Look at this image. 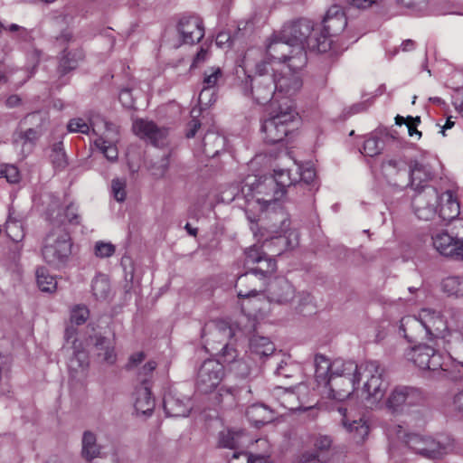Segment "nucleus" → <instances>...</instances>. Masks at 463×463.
I'll return each instance as SVG.
<instances>
[{
	"mask_svg": "<svg viewBox=\"0 0 463 463\" xmlns=\"http://www.w3.org/2000/svg\"><path fill=\"white\" fill-rule=\"evenodd\" d=\"M232 364V370L241 378H250L252 374L256 375L259 372L257 367H250L248 362L244 360H234Z\"/></svg>",
	"mask_w": 463,
	"mask_h": 463,
	"instance_id": "603ef678",
	"label": "nucleus"
},
{
	"mask_svg": "<svg viewBox=\"0 0 463 463\" xmlns=\"http://www.w3.org/2000/svg\"><path fill=\"white\" fill-rule=\"evenodd\" d=\"M265 284L263 278L251 269L238 277L235 289L243 313L251 316L254 311L260 309L258 303L265 290Z\"/></svg>",
	"mask_w": 463,
	"mask_h": 463,
	"instance_id": "6e6552de",
	"label": "nucleus"
},
{
	"mask_svg": "<svg viewBox=\"0 0 463 463\" xmlns=\"http://www.w3.org/2000/svg\"><path fill=\"white\" fill-rule=\"evenodd\" d=\"M100 449L96 435L90 430L84 431L81 439L82 458L90 461L100 454Z\"/></svg>",
	"mask_w": 463,
	"mask_h": 463,
	"instance_id": "58836bf2",
	"label": "nucleus"
},
{
	"mask_svg": "<svg viewBox=\"0 0 463 463\" xmlns=\"http://www.w3.org/2000/svg\"><path fill=\"white\" fill-rule=\"evenodd\" d=\"M83 58L84 53L80 49H76L70 52L67 50L63 51L59 61V71L61 74L68 73L69 71L74 70L78 66L79 62L83 60Z\"/></svg>",
	"mask_w": 463,
	"mask_h": 463,
	"instance_id": "ea45409f",
	"label": "nucleus"
},
{
	"mask_svg": "<svg viewBox=\"0 0 463 463\" xmlns=\"http://www.w3.org/2000/svg\"><path fill=\"white\" fill-rule=\"evenodd\" d=\"M246 417L256 427H260L273 420V411L264 404L255 403L248 407Z\"/></svg>",
	"mask_w": 463,
	"mask_h": 463,
	"instance_id": "72a5a7b5",
	"label": "nucleus"
},
{
	"mask_svg": "<svg viewBox=\"0 0 463 463\" xmlns=\"http://www.w3.org/2000/svg\"><path fill=\"white\" fill-rule=\"evenodd\" d=\"M39 132L34 128H28L25 131H20L15 134L14 143L16 145L22 144L23 146L27 143H33L39 137Z\"/></svg>",
	"mask_w": 463,
	"mask_h": 463,
	"instance_id": "bf43d9fd",
	"label": "nucleus"
},
{
	"mask_svg": "<svg viewBox=\"0 0 463 463\" xmlns=\"http://www.w3.org/2000/svg\"><path fill=\"white\" fill-rule=\"evenodd\" d=\"M164 410L169 417H186L192 403L189 398L169 392L164 397Z\"/></svg>",
	"mask_w": 463,
	"mask_h": 463,
	"instance_id": "393cba45",
	"label": "nucleus"
},
{
	"mask_svg": "<svg viewBox=\"0 0 463 463\" xmlns=\"http://www.w3.org/2000/svg\"><path fill=\"white\" fill-rule=\"evenodd\" d=\"M90 316L89 309L83 305L75 306L71 311V322L80 326L84 324Z\"/></svg>",
	"mask_w": 463,
	"mask_h": 463,
	"instance_id": "13d9d810",
	"label": "nucleus"
},
{
	"mask_svg": "<svg viewBox=\"0 0 463 463\" xmlns=\"http://www.w3.org/2000/svg\"><path fill=\"white\" fill-rule=\"evenodd\" d=\"M47 216L53 226L65 223L79 225L81 222L78 206L72 203L65 208H60L58 201H53L47 210Z\"/></svg>",
	"mask_w": 463,
	"mask_h": 463,
	"instance_id": "4be33fe9",
	"label": "nucleus"
},
{
	"mask_svg": "<svg viewBox=\"0 0 463 463\" xmlns=\"http://www.w3.org/2000/svg\"><path fill=\"white\" fill-rule=\"evenodd\" d=\"M95 349L97 355L109 364H113L117 360L114 338L102 335L95 336Z\"/></svg>",
	"mask_w": 463,
	"mask_h": 463,
	"instance_id": "473e14b6",
	"label": "nucleus"
},
{
	"mask_svg": "<svg viewBox=\"0 0 463 463\" xmlns=\"http://www.w3.org/2000/svg\"><path fill=\"white\" fill-rule=\"evenodd\" d=\"M50 160L54 168L64 169L68 164L61 141L54 143L51 148Z\"/></svg>",
	"mask_w": 463,
	"mask_h": 463,
	"instance_id": "49530a36",
	"label": "nucleus"
},
{
	"mask_svg": "<svg viewBox=\"0 0 463 463\" xmlns=\"http://www.w3.org/2000/svg\"><path fill=\"white\" fill-rule=\"evenodd\" d=\"M441 288L449 296H462L463 279L458 276L448 277L442 280Z\"/></svg>",
	"mask_w": 463,
	"mask_h": 463,
	"instance_id": "a18cd8bd",
	"label": "nucleus"
},
{
	"mask_svg": "<svg viewBox=\"0 0 463 463\" xmlns=\"http://www.w3.org/2000/svg\"><path fill=\"white\" fill-rule=\"evenodd\" d=\"M360 382L364 381L362 392L370 408L383 405L389 383L383 378V369L377 361H366L359 367Z\"/></svg>",
	"mask_w": 463,
	"mask_h": 463,
	"instance_id": "0eeeda50",
	"label": "nucleus"
},
{
	"mask_svg": "<svg viewBox=\"0 0 463 463\" xmlns=\"http://www.w3.org/2000/svg\"><path fill=\"white\" fill-rule=\"evenodd\" d=\"M7 236L15 242L21 241L24 237L23 225L20 222L9 218L5 222Z\"/></svg>",
	"mask_w": 463,
	"mask_h": 463,
	"instance_id": "3c124183",
	"label": "nucleus"
},
{
	"mask_svg": "<svg viewBox=\"0 0 463 463\" xmlns=\"http://www.w3.org/2000/svg\"><path fill=\"white\" fill-rule=\"evenodd\" d=\"M424 402L425 395L420 389L399 385L391 391L386 400L383 402V405L378 408H383L395 414L407 411L411 407L422 406Z\"/></svg>",
	"mask_w": 463,
	"mask_h": 463,
	"instance_id": "f8f14e48",
	"label": "nucleus"
},
{
	"mask_svg": "<svg viewBox=\"0 0 463 463\" xmlns=\"http://www.w3.org/2000/svg\"><path fill=\"white\" fill-rule=\"evenodd\" d=\"M347 25V20L341 6L332 5L326 12L320 25L316 27L317 37L311 40L310 45L318 52H326L330 50L332 37L342 33Z\"/></svg>",
	"mask_w": 463,
	"mask_h": 463,
	"instance_id": "1a4fd4ad",
	"label": "nucleus"
},
{
	"mask_svg": "<svg viewBox=\"0 0 463 463\" xmlns=\"http://www.w3.org/2000/svg\"><path fill=\"white\" fill-rule=\"evenodd\" d=\"M250 350L251 354L261 358L272 354L275 345L268 337L253 335L250 340Z\"/></svg>",
	"mask_w": 463,
	"mask_h": 463,
	"instance_id": "4c0bfd02",
	"label": "nucleus"
},
{
	"mask_svg": "<svg viewBox=\"0 0 463 463\" xmlns=\"http://www.w3.org/2000/svg\"><path fill=\"white\" fill-rule=\"evenodd\" d=\"M223 77L222 71L219 67H212L206 70L203 73V90L200 93L199 99H202L207 90L217 86L219 80Z\"/></svg>",
	"mask_w": 463,
	"mask_h": 463,
	"instance_id": "c03bdc74",
	"label": "nucleus"
},
{
	"mask_svg": "<svg viewBox=\"0 0 463 463\" xmlns=\"http://www.w3.org/2000/svg\"><path fill=\"white\" fill-rule=\"evenodd\" d=\"M423 332L436 346L444 347L449 353H463V335L459 332H447V325L439 312L423 308L420 312Z\"/></svg>",
	"mask_w": 463,
	"mask_h": 463,
	"instance_id": "7ed1b4c3",
	"label": "nucleus"
},
{
	"mask_svg": "<svg viewBox=\"0 0 463 463\" xmlns=\"http://www.w3.org/2000/svg\"><path fill=\"white\" fill-rule=\"evenodd\" d=\"M399 333L408 340L412 342L423 333L420 315L419 317L406 316L400 320Z\"/></svg>",
	"mask_w": 463,
	"mask_h": 463,
	"instance_id": "c756f323",
	"label": "nucleus"
},
{
	"mask_svg": "<svg viewBox=\"0 0 463 463\" xmlns=\"http://www.w3.org/2000/svg\"><path fill=\"white\" fill-rule=\"evenodd\" d=\"M116 247L110 242L97 241L94 246V254L99 258H109L115 253Z\"/></svg>",
	"mask_w": 463,
	"mask_h": 463,
	"instance_id": "680f3d73",
	"label": "nucleus"
},
{
	"mask_svg": "<svg viewBox=\"0 0 463 463\" xmlns=\"http://www.w3.org/2000/svg\"><path fill=\"white\" fill-rule=\"evenodd\" d=\"M277 94L273 74L269 73L266 63L258 64L256 75L251 79V95L254 100L261 105L270 101V107L273 109L275 104H283Z\"/></svg>",
	"mask_w": 463,
	"mask_h": 463,
	"instance_id": "ddd939ff",
	"label": "nucleus"
},
{
	"mask_svg": "<svg viewBox=\"0 0 463 463\" xmlns=\"http://www.w3.org/2000/svg\"><path fill=\"white\" fill-rule=\"evenodd\" d=\"M224 376V365L222 363L207 359L199 367L196 378V389L202 393H209L214 391L221 383Z\"/></svg>",
	"mask_w": 463,
	"mask_h": 463,
	"instance_id": "f3484780",
	"label": "nucleus"
},
{
	"mask_svg": "<svg viewBox=\"0 0 463 463\" xmlns=\"http://www.w3.org/2000/svg\"><path fill=\"white\" fill-rule=\"evenodd\" d=\"M126 181L124 179L114 178L111 182V192L118 202H124L126 199Z\"/></svg>",
	"mask_w": 463,
	"mask_h": 463,
	"instance_id": "052dcab7",
	"label": "nucleus"
},
{
	"mask_svg": "<svg viewBox=\"0 0 463 463\" xmlns=\"http://www.w3.org/2000/svg\"><path fill=\"white\" fill-rule=\"evenodd\" d=\"M225 143L224 137L217 132L208 131L203 139V153L209 157H213L224 149Z\"/></svg>",
	"mask_w": 463,
	"mask_h": 463,
	"instance_id": "e433bc0d",
	"label": "nucleus"
},
{
	"mask_svg": "<svg viewBox=\"0 0 463 463\" xmlns=\"http://www.w3.org/2000/svg\"><path fill=\"white\" fill-rule=\"evenodd\" d=\"M295 176L298 178V184L302 183L306 184H311L316 178V171L313 167H306L303 168L301 166L297 165L294 169Z\"/></svg>",
	"mask_w": 463,
	"mask_h": 463,
	"instance_id": "6e6d98bb",
	"label": "nucleus"
},
{
	"mask_svg": "<svg viewBox=\"0 0 463 463\" xmlns=\"http://www.w3.org/2000/svg\"><path fill=\"white\" fill-rule=\"evenodd\" d=\"M339 414L342 416L341 422L347 431L353 434L356 442L365 439L369 433V426L363 419L350 420L347 415V410L345 407H338Z\"/></svg>",
	"mask_w": 463,
	"mask_h": 463,
	"instance_id": "bb28decb",
	"label": "nucleus"
},
{
	"mask_svg": "<svg viewBox=\"0 0 463 463\" xmlns=\"http://www.w3.org/2000/svg\"><path fill=\"white\" fill-rule=\"evenodd\" d=\"M399 428L402 429V427ZM398 437L415 453L428 458H438L441 455L444 449L439 441L429 436H422L418 433H406L404 430H400Z\"/></svg>",
	"mask_w": 463,
	"mask_h": 463,
	"instance_id": "a211bd4d",
	"label": "nucleus"
},
{
	"mask_svg": "<svg viewBox=\"0 0 463 463\" xmlns=\"http://www.w3.org/2000/svg\"><path fill=\"white\" fill-rule=\"evenodd\" d=\"M311 442L314 450L328 463L335 453L332 438L328 435L315 434L311 438Z\"/></svg>",
	"mask_w": 463,
	"mask_h": 463,
	"instance_id": "c9c22d12",
	"label": "nucleus"
},
{
	"mask_svg": "<svg viewBox=\"0 0 463 463\" xmlns=\"http://www.w3.org/2000/svg\"><path fill=\"white\" fill-rule=\"evenodd\" d=\"M302 70L292 66H283L279 74L272 73L275 78V89L281 102L290 100L301 90L303 85Z\"/></svg>",
	"mask_w": 463,
	"mask_h": 463,
	"instance_id": "4468645a",
	"label": "nucleus"
},
{
	"mask_svg": "<svg viewBox=\"0 0 463 463\" xmlns=\"http://www.w3.org/2000/svg\"><path fill=\"white\" fill-rule=\"evenodd\" d=\"M133 130L141 139H145L155 146H163L167 143L168 129L157 126L146 119H137L133 124Z\"/></svg>",
	"mask_w": 463,
	"mask_h": 463,
	"instance_id": "aec40b11",
	"label": "nucleus"
},
{
	"mask_svg": "<svg viewBox=\"0 0 463 463\" xmlns=\"http://www.w3.org/2000/svg\"><path fill=\"white\" fill-rule=\"evenodd\" d=\"M299 463H327L315 450L304 452L299 459Z\"/></svg>",
	"mask_w": 463,
	"mask_h": 463,
	"instance_id": "69168bd1",
	"label": "nucleus"
},
{
	"mask_svg": "<svg viewBox=\"0 0 463 463\" xmlns=\"http://www.w3.org/2000/svg\"><path fill=\"white\" fill-rule=\"evenodd\" d=\"M69 132L89 135L91 133L97 136L94 140L96 147L111 163L118 158L117 144L119 141L118 127L107 121L99 115L90 117L89 122L81 118H71L67 125Z\"/></svg>",
	"mask_w": 463,
	"mask_h": 463,
	"instance_id": "f03ea898",
	"label": "nucleus"
},
{
	"mask_svg": "<svg viewBox=\"0 0 463 463\" xmlns=\"http://www.w3.org/2000/svg\"><path fill=\"white\" fill-rule=\"evenodd\" d=\"M431 343L432 345L420 344L410 348L406 351L405 357L421 370L442 369V357L439 354L441 347L436 346L435 342Z\"/></svg>",
	"mask_w": 463,
	"mask_h": 463,
	"instance_id": "2eb2a0df",
	"label": "nucleus"
},
{
	"mask_svg": "<svg viewBox=\"0 0 463 463\" xmlns=\"http://www.w3.org/2000/svg\"><path fill=\"white\" fill-rule=\"evenodd\" d=\"M95 349L97 355L109 364H113L117 360L114 338L102 335L95 336Z\"/></svg>",
	"mask_w": 463,
	"mask_h": 463,
	"instance_id": "2f4dec72",
	"label": "nucleus"
},
{
	"mask_svg": "<svg viewBox=\"0 0 463 463\" xmlns=\"http://www.w3.org/2000/svg\"><path fill=\"white\" fill-rule=\"evenodd\" d=\"M280 31L283 38L290 41L293 46L297 47V55L292 57L293 65L304 68L307 62L306 49L315 51L310 43L311 40H315L318 35L313 23L302 18L285 24Z\"/></svg>",
	"mask_w": 463,
	"mask_h": 463,
	"instance_id": "39448f33",
	"label": "nucleus"
},
{
	"mask_svg": "<svg viewBox=\"0 0 463 463\" xmlns=\"http://www.w3.org/2000/svg\"><path fill=\"white\" fill-rule=\"evenodd\" d=\"M92 291L98 299H106L110 292L109 281L104 275H99L92 280Z\"/></svg>",
	"mask_w": 463,
	"mask_h": 463,
	"instance_id": "de8ad7c7",
	"label": "nucleus"
},
{
	"mask_svg": "<svg viewBox=\"0 0 463 463\" xmlns=\"http://www.w3.org/2000/svg\"><path fill=\"white\" fill-rule=\"evenodd\" d=\"M383 149V142L376 137H371L367 138L364 143V154L368 156H377Z\"/></svg>",
	"mask_w": 463,
	"mask_h": 463,
	"instance_id": "5fc2aeb1",
	"label": "nucleus"
},
{
	"mask_svg": "<svg viewBox=\"0 0 463 463\" xmlns=\"http://www.w3.org/2000/svg\"><path fill=\"white\" fill-rule=\"evenodd\" d=\"M36 281L40 290L43 292L52 293L57 288L56 279L44 267L37 269Z\"/></svg>",
	"mask_w": 463,
	"mask_h": 463,
	"instance_id": "79ce46f5",
	"label": "nucleus"
},
{
	"mask_svg": "<svg viewBox=\"0 0 463 463\" xmlns=\"http://www.w3.org/2000/svg\"><path fill=\"white\" fill-rule=\"evenodd\" d=\"M247 440L245 432L241 430H225L219 433L218 446L230 449L232 451L242 448Z\"/></svg>",
	"mask_w": 463,
	"mask_h": 463,
	"instance_id": "c85d7f7f",
	"label": "nucleus"
},
{
	"mask_svg": "<svg viewBox=\"0 0 463 463\" xmlns=\"http://www.w3.org/2000/svg\"><path fill=\"white\" fill-rule=\"evenodd\" d=\"M298 113L290 100L283 104L273 105L269 117L262 122L261 130L267 143L276 144L283 141L294 129Z\"/></svg>",
	"mask_w": 463,
	"mask_h": 463,
	"instance_id": "20e7f679",
	"label": "nucleus"
},
{
	"mask_svg": "<svg viewBox=\"0 0 463 463\" xmlns=\"http://www.w3.org/2000/svg\"><path fill=\"white\" fill-rule=\"evenodd\" d=\"M408 166L409 165L403 157L390 158L382 163L383 172L396 185H400L398 183L400 176H407Z\"/></svg>",
	"mask_w": 463,
	"mask_h": 463,
	"instance_id": "cd10ccee",
	"label": "nucleus"
},
{
	"mask_svg": "<svg viewBox=\"0 0 463 463\" xmlns=\"http://www.w3.org/2000/svg\"><path fill=\"white\" fill-rule=\"evenodd\" d=\"M88 366L89 358L86 352L74 348L73 355L68 362V367L72 377L76 378L79 375H84Z\"/></svg>",
	"mask_w": 463,
	"mask_h": 463,
	"instance_id": "a19ab883",
	"label": "nucleus"
},
{
	"mask_svg": "<svg viewBox=\"0 0 463 463\" xmlns=\"http://www.w3.org/2000/svg\"><path fill=\"white\" fill-rule=\"evenodd\" d=\"M439 216L450 221L459 214V204L450 191H446L439 196Z\"/></svg>",
	"mask_w": 463,
	"mask_h": 463,
	"instance_id": "f704fd0d",
	"label": "nucleus"
},
{
	"mask_svg": "<svg viewBox=\"0 0 463 463\" xmlns=\"http://www.w3.org/2000/svg\"><path fill=\"white\" fill-rule=\"evenodd\" d=\"M431 241L439 254L463 259V239L453 237L446 231H439L431 235Z\"/></svg>",
	"mask_w": 463,
	"mask_h": 463,
	"instance_id": "412c9836",
	"label": "nucleus"
},
{
	"mask_svg": "<svg viewBox=\"0 0 463 463\" xmlns=\"http://www.w3.org/2000/svg\"><path fill=\"white\" fill-rule=\"evenodd\" d=\"M314 364L317 387L323 388L328 398L344 401L360 383V365L352 360L337 358L331 362L325 355L317 354Z\"/></svg>",
	"mask_w": 463,
	"mask_h": 463,
	"instance_id": "f257e3e1",
	"label": "nucleus"
},
{
	"mask_svg": "<svg viewBox=\"0 0 463 463\" xmlns=\"http://www.w3.org/2000/svg\"><path fill=\"white\" fill-rule=\"evenodd\" d=\"M232 336L233 329L225 321H211L205 324L202 330V338L204 339L205 347L212 351H218L214 344L222 345L221 355L222 362L226 364L232 363L237 356V351L227 343Z\"/></svg>",
	"mask_w": 463,
	"mask_h": 463,
	"instance_id": "9d476101",
	"label": "nucleus"
},
{
	"mask_svg": "<svg viewBox=\"0 0 463 463\" xmlns=\"http://www.w3.org/2000/svg\"><path fill=\"white\" fill-rule=\"evenodd\" d=\"M156 368V363L155 361H149L144 364L139 372V377L142 384L147 385V377L151 375L153 371Z\"/></svg>",
	"mask_w": 463,
	"mask_h": 463,
	"instance_id": "338daca9",
	"label": "nucleus"
},
{
	"mask_svg": "<svg viewBox=\"0 0 463 463\" xmlns=\"http://www.w3.org/2000/svg\"><path fill=\"white\" fill-rule=\"evenodd\" d=\"M265 252L261 251L259 247L253 246L245 251L246 265L259 264Z\"/></svg>",
	"mask_w": 463,
	"mask_h": 463,
	"instance_id": "e2e57ef3",
	"label": "nucleus"
},
{
	"mask_svg": "<svg viewBox=\"0 0 463 463\" xmlns=\"http://www.w3.org/2000/svg\"><path fill=\"white\" fill-rule=\"evenodd\" d=\"M245 186L252 193V198L262 212L281 210L279 201L284 197V191L276 188V180L271 176H263L246 182Z\"/></svg>",
	"mask_w": 463,
	"mask_h": 463,
	"instance_id": "9b49d317",
	"label": "nucleus"
},
{
	"mask_svg": "<svg viewBox=\"0 0 463 463\" xmlns=\"http://www.w3.org/2000/svg\"><path fill=\"white\" fill-rule=\"evenodd\" d=\"M72 240L64 227H53L45 236L42 255L44 261L55 269L67 265L71 255Z\"/></svg>",
	"mask_w": 463,
	"mask_h": 463,
	"instance_id": "423d86ee",
	"label": "nucleus"
},
{
	"mask_svg": "<svg viewBox=\"0 0 463 463\" xmlns=\"http://www.w3.org/2000/svg\"><path fill=\"white\" fill-rule=\"evenodd\" d=\"M453 408L463 416V391L458 392L453 398Z\"/></svg>",
	"mask_w": 463,
	"mask_h": 463,
	"instance_id": "774afa93",
	"label": "nucleus"
},
{
	"mask_svg": "<svg viewBox=\"0 0 463 463\" xmlns=\"http://www.w3.org/2000/svg\"><path fill=\"white\" fill-rule=\"evenodd\" d=\"M267 298L270 302L286 304L295 298L293 285L285 278H276L271 280L266 289Z\"/></svg>",
	"mask_w": 463,
	"mask_h": 463,
	"instance_id": "b1692460",
	"label": "nucleus"
},
{
	"mask_svg": "<svg viewBox=\"0 0 463 463\" xmlns=\"http://www.w3.org/2000/svg\"><path fill=\"white\" fill-rule=\"evenodd\" d=\"M276 180V188L282 189L284 194H286V188L291 185H295L298 183V178L293 173V169H275L274 175L271 176Z\"/></svg>",
	"mask_w": 463,
	"mask_h": 463,
	"instance_id": "37998d69",
	"label": "nucleus"
},
{
	"mask_svg": "<svg viewBox=\"0 0 463 463\" xmlns=\"http://www.w3.org/2000/svg\"><path fill=\"white\" fill-rule=\"evenodd\" d=\"M228 458V463H270L265 457H253L241 449L232 451V457Z\"/></svg>",
	"mask_w": 463,
	"mask_h": 463,
	"instance_id": "09e8293b",
	"label": "nucleus"
},
{
	"mask_svg": "<svg viewBox=\"0 0 463 463\" xmlns=\"http://www.w3.org/2000/svg\"><path fill=\"white\" fill-rule=\"evenodd\" d=\"M439 194L433 186H422L415 190L411 206L418 219L423 221L431 220L438 212Z\"/></svg>",
	"mask_w": 463,
	"mask_h": 463,
	"instance_id": "dca6fc26",
	"label": "nucleus"
},
{
	"mask_svg": "<svg viewBox=\"0 0 463 463\" xmlns=\"http://www.w3.org/2000/svg\"><path fill=\"white\" fill-rule=\"evenodd\" d=\"M0 174L4 175L7 182L16 184L20 180L18 168L13 165H5L2 167Z\"/></svg>",
	"mask_w": 463,
	"mask_h": 463,
	"instance_id": "0e129e2a",
	"label": "nucleus"
},
{
	"mask_svg": "<svg viewBox=\"0 0 463 463\" xmlns=\"http://www.w3.org/2000/svg\"><path fill=\"white\" fill-rule=\"evenodd\" d=\"M168 165L169 154H164L159 160L152 163L151 173L156 178L163 177L168 169Z\"/></svg>",
	"mask_w": 463,
	"mask_h": 463,
	"instance_id": "4d7b16f0",
	"label": "nucleus"
},
{
	"mask_svg": "<svg viewBox=\"0 0 463 463\" xmlns=\"http://www.w3.org/2000/svg\"><path fill=\"white\" fill-rule=\"evenodd\" d=\"M276 268V261L265 253L258 266L256 268H252L251 269L255 271L260 277L263 278V279L266 281V277L269 274L274 272Z\"/></svg>",
	"mask_w": 463,
	"mask_h": 463,
	"instance_id": "8fccbe9b",
	"label": "nucleus"
},
{
	"mask_svg": "<svg viewBox=\"0 0 463 463\" xmlns=\"http://www.w3.org/2000/svg\"><path fill=\"white\" fill-rule=\"evenodd\" d=\"M178 32L184 43H198L204 35L203 21L195 15L182 17L178 24Z\"/></svg>",
	"mask_w": 463,
	"mask_h": 463,
	"instance_id": "5701e85b",
	"label": "nucleus"
},
{
	"mask_svg": "<svg viewBox=\"0 0 463 463\" xmlns=\"http://www.w3.org/2000/svg\"><path fill=\"white\" fill-rule=\"evenodd\" d=\"M409 172H407V181L405 186L411 185L414 190H420L423 184L433 177V173L430 167L417 160L411 161L409 165Z\"/></svg>",
	"mask_w": 463,
	"mask_h": 463,
	"instance_id": "a878e982",
	"label": "nucleus"
},
{
	"mask_svg": "<svg viewBox=\"0 0 463 463\" xmlns=\"http://www.w3.org/2000/svg\"><path fill=\"white\" fill-rule=\"evenodd\" d=\"M278 391L282 392L280 396L281 405L290 411H296L299 409L297 395L292 389L278 388Z\"/></svg>",
	"mask_w": 463,
	"mask_h": 463,
	"instance_id": "864d4df0",
	"label": "nucleus"
},
{
	"mask_svg": "<svg viewBox=\"0 0 463 463\" xmlns=\"http://www.w3.org/2000/svg\"><path fill=\"white\" fill-rule=\"evenodd\" d=\"M134 406L137 413L151 415L155 408V401L151 396L148 385L141 384L137 388Z\"/></svg>",
	"mask_w": 463,
	"mask_h": 463,
	"instance_id": "7c9ffc66",
	"label": "nucleus"
},
{
	"mask_svg": "<svg viewBox=\"0 0 463 463\" xmlns=\"http://www.w3.org/2000/svg\"><path fill=\"white\" fill-rule=\"evenodd\" d=\"M296 50L297 47L293 46L290 41L283 38L281 31L273 34L267 44V54L270 60L279 63L283 62L285 63L283 66H292L295 69L296 66L293 65L292 57L297 55ZM297 69L298 68L297 67Z\"/></svg>",
	"mask_w": 463,
	"mask_h": 463,
	"instance_id": "6ab92c4d",
	"label": "nucleus"
}]
</instances>
